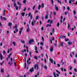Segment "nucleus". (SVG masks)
Masks as SVG:
<instances>
[{
  "mask_svg": "<svg viewBox=\"0 0 77 77\" xmlns=\"http://www.w3.org/2000/svg\"><path fill=\"white\" fill-rule=\"evenodd\" d=\"M10 60L11 62H9L8 63V65H9L10 66H11V65H13V62H12L13 61V59H12V58H10Z\"/></svg>",
  "mask_w": 77,
  "mask_h": 77,
  "instance_id": "f257e3e1",
  "label": "nucleus"
},
{
  "mask_svg": "<svg viewBox=\"0 0 77 77\" xmlns=\"http://www.w3.org/2000/svg\"><path fill=\"white\" fill-rule=\"evenodd\" d=\"M15 9L16 10H18V7L17 6H16Z\"/></svg>",
  "mask_w": 77,
  "mask_h": 77,
  "instance_id": "72a5a7b5",
  "label": "nucleus"
},
{
  "mask_svg": "<svg viewBox=\"0 0 77 77\" xmlns=\"http://www.w3.org/2000/svg\"><path fill=\"white\" fill-rule=\"evenodd\" d=\"M32 52H29V54H30V56H32Z\"/></svg>",
  "mask_w": 77,
  "mask_h": 77,
  "instance_id": "58836bf2",
  "label": "nucleus"
},
{
  "mask_svg": "<svg viewBox=\"0 0 77 77\" xmlns=\"http://www.w3.org/2000/svg\"><path fill=\"white\" fill-rule=\"evenodd\" d=\"M26 32H29V29L27 28V29L26 30Z\"/></svg>",
  "mask_w": 77,
  "mask_h": 77,
  "instance_id": "864d4df0",
  "label": "nucleus"
},
{
  "mask_svg": "<svg viewBox=\"0 0 77 77\" xmlns=\"http://www.w3.org/2000/svg\"><path fill=\"white\" fill-rule=\"evenodd\" d=\"M41 8V5H39L38 7V9L39 10L40 9V8Z\"/></svg>",
  "mask_w": 77,
  "mask_h": 77,
  "instance_id": "f704fd0d",
  "label": "nucleus"
},
{
  "mask_svg": "<svg viewBox=\"0 0 77 77\" xmlns=\"http://www.w3.org/2000/svg\"><path fill=\"white\" fill-rule=\"evenodd\" d=\"M30 58L29 57V60H27V64H28L29 65H30V62H29V61H30Z\"/></svg>",
  "mask_w": 77,
  "mask_h": 77,
  "instance_id": "20e7f679",
  "label": "nucleus"
},
{
  "mask_svg": "<svg viewBox=\"0 0 77 77\" xmlns=\"http://www.w3.org/2000/svg\"><path fill=\"white\" fill-rule=\"evenodd\" d=\"M42 41H44V37H42Z\"/></svg>",
  "mask_w": 77,
  "mask_h": 77,
  "instance_id": "e2e57ef3",
  "label": "nucleus"
},
{
  "mask_svg": "<svg viewBox=\"0 0 77 77\" xmlns=\"http://www.w3.org/2000/svg\"><path fill=\"white\" fill-rule=\"evenodd\" d=\"M17 4L19 5V9H20V8H21V4L19 2H17Z\"/></svg>",
  "mask_w": 77,
  "mask_h": 77,
  "instance_id": "1a4fd4ad",
  "label": "nucleus"
},
{
  "mask_svg": "<svg viewBox=\"0 0 77 77\" xmlns=\"http://www.w3.org/2000/svg\"><path fill=\"white\" fill-rule=\"evenodd\" d=\"M13 44L14 46H15V42H13Z\"/></svg>",
  "mask_w": 77,
  "mask_h": 77,
  "instance_id": "a878e982",
  "label": "nucleus"
},
{
  "mask_svg": "<svg viewBox=\"0 0 77 77\" xmlns=\"http://www.w3.org/2000/svg\"><path fill=\"white\" fill-rule=\"evenodd\" d=\"M44 69H47V66L45 65V66H44Z\"/></svg>",
  "mask_w": 77,
  "mask_h": 77,
  "instance_id": "a211bd4d",
  "label": "nucleus"
},
{
  "mask_svg": "<svg viewBox=\"0 0 77 77\" xmlns=\"http://www.w3.org/2000/svg\"><path fill=\"white\" fill-rule=\"evenodd\" d=\"M54 45L55 47H56V46H57V44L54 43Z\"/></svg>",
  "mask_w": 77,
  "mask_h": 77,
  "instance_id": "13d9d810",
  "label": "nucleus"
},
{
  "mask_svg": "<svg viewBox=\"0 0 77 77\" xmlns=\"http://www.w3.org/2000/svg\"><path fill=\"white\" fill-rule=\"evenodd\" d=\"M75 5H77V1H76L75 3Z\"/></svg>",
  "mask_w": 77,
  "mask_h": 77,
  "instance_id": "774afa93",
  "label": "nucleus"
},
{
  "mask_svg": "<svg viewBox=\"0 0 77 77\" xmlns=\"http://www.w3.org/2000/svg\"><path fill=\"white\" fill-rule=\"evenodd\" d=\"M56 72H58V73L59 74H60V72H59V71H58V70H56Z\"/></svg>",
  "mask_w": 77,
  "mask_h": 77,
  "instance_id": "e433bc0d",
  "label": "nucleus"
},
{
  "mask_svg": "<svg viewBox=\"0 0 77 77\" xmlns=\"http://www.w3.org/2000/svg\"><path fill=\"white\" fill-rule=\"evenodd\" d=\"M59 23H58L57 24V27H59Z\"/></svg>",
  "mask_w": 77,
  "mask_h": 77,
  "instance_id": "a19ab883",
  "label": "nucleus"
},
{
  "mask_svg": "<svg viewBox=\"0 0 77 77\" xmlns=\"http://www.w3.org/2000/svg\"><path fill=\"white\" fill-rule=\"evenodd\" d=\"M14 28L15 29V30H16V32H18V29H17V25H15V26H14Z\"/></svg>",
  "mask_w": 77,
  "mask_h": 77,
  "instance_id": "39448f33",
  "label": "nucleus"
},
{
  "mask_svg": "<svg viewBox=\"0 0 77 77\" xmlns=\"http://www.w3.org/2000/svg\"><path fill=\"white\" fill-rule=\"evenodd\" d=\"M68 40H69V39L65 38V41L66 42H67Z\"/></svg>",
  "mask_w": 77,
  "mask_h": 77,
  "instance_id": "c85d7f7f",
  "label": "nucleus"
},
{
  "mask_svg": "<svg viewBox=\"0 0 77 77\" xmlns=\"http://www.w3.org/2000/svg\"><path fill=\"white\" fill-rule=\"evenodd\" d=\"M4 70H3V69H1V72H3V71H4Z\"/></svg>",
  "mask_w": 77,
  "mask_h": 77,
  "instance_id": "3c124183",
  "label": "nucleus"
},
{
  "mask_svg": "<svg viewBox=\"0 0 77 77\" xmlns=\"http://www.w3.org/2000/svg\"><path fill=\"white\" fill-rule=\"evenodd\" d=\"M25 68H26V58H25Z\"/></svg>",
  "mask_w": 77,
  "mask_h": 77,
  "instance_id": "ddd939ff",
  "label": "nucleus"
},
{
  "mask_svg": "<svg viewBox=\"0 0 77 77\" xmlns=\"http://www.w3.org/2000/svg\"><path fill=\"white\" fill-rule=\"evenodd\" d=\"M67 9L68 11H69V7H68L67 8Z\"/></svg>",
  "mask_w": 77,
  "mask_h": 77,
  "instance_id": "5fc2aeb1",
  "label": "nucleus"
},
{
  "mask_svg": "<svg viewBox=\"0 0 77 77\" xmlns=\"http://www.w3.org/2000/svg\"><path fill=\"white\" fill-rule=\"evenodd\" d=\"M74 29L73 28H71V30L72 31H73L74 30Z\"/></svg>",
  "mask_w": 77,
  "mask_h": 77,
  "instance_id": "0e129e2a",
  "label": "nucleus"
},
{
  "mask_svg": "<svg viewBox=\"0 0 77 77\" xmlns=\"http://www.w3.org/2000/svg\"><path fill=\"white\" fill-rule=\"evenodd\" d=\"M74 71L75 72H77V69L75 68H74Z\"/></svg>",
  "mask_w": 77,
  "mask_h": 77,
  "instance_id": "49530a36",
  "label": "nucleus"
},
{
  "mask_svg": "<svg viewBox=\"0 0 77 77\" xmlns=\"http://www.w3.org/2000/svg\"><path fill=\"white\" fill-rule=\"evenodd\" d=\"M14 63L15 66H17V65H16V63H15V62H16V60H15L14 59Z\"/></svg>",
  "mask_w": 77,
  "mask_h": 77,
  "instance_id": "2eb2a0df",
  "label": "nucleus"
},
{
  "mask_svg": "<svg viewBox=\"0 0 77 77\" xmlns=\"http://www.w3.org/2000/svg\"><path fill=\"white\" fill-rule=\"evenodd\" d=\"M42 8H44V3L42 4Z\"/></svg>",
  "mask_w": 77,
  "mask_h": 77,
  "instance_id": "680f3d73",
  "label": "nucleus"
},
{
  "mask_svg": "<svg viewBox=\"0 0 77 77\" xmlns=\"http://www.w3.org/2000/svg\"><path fill=\"white\" fill-rule=\"evenodd\" d=\"M34 58L36 60H37L38 59V57L36 56H34Z\"/></svg>",
  "mask_w": 77,
  "mask_h": 77,
  "instance_id": "393cba45",
  "label": "nucleus"
},
{
  "mask_svg": "<svg viewBox=\"0 0 77 77\" xmlns=\"http://www.w3.org/2000/svg\"><path fill=\"white\" fill-rule=\"evenodd\" d=\"M52 33H54V28H53L52 29Z\"/></svg>",
  "mask_w": 77,
  "mask_h": 77,
  "instance_id": "6ab92c4d",
  "label": "nucleus"
},
{
  "mask_svg": "<svg viewBox=\"0 0 77 77\" xmlns=\"http://www.w3.org/2000/svg\"><path fill=\"white\" fill-rule=\"evenodd\" d=\"M28 17H30V19L31 20H32V14H31V13L30 12L28 14Z\"/></svg>",
  "mask_w": 77,
  "mask_h": 77,
  "instance_id": "7ed1b4c3",
  "label": "nucleus"
},
{
  "mask_svg": "<svg viewBox=\"0 0 77 77\" xmlns=\"http://www.w3.org/2000/svg\"><path fill=\"white\" fill-rule=\"evenodd\" d=\"M50 60L51 63H53V59H51V58H50Z\"/></svg>",
  "mask_w": 77,
  "mask_h": 77,
  "instance_id": "aec40b11",
  "label": "nucleus"
},
{
  "mask_svg": "<svg viewBox=\"0 0 77 77\" xmlns=\"http://www.w3.org/2000/svg\"><path fill=\"white\" fill-rule=\"evenodd\" d=\"M51 4H53L54 3V2H53V0H51Z\"/></svg>",
  "mask_w": 77,
  "mask_h": 77,
  "instance_id": "4d7b16f0",
  "label": "nucleus"
},
{
  "mask_svg": "<svg viewBox=\"0 0 77 77\" xmlns=\"http://www.w3.org/2000/svg\"><path fill=\"white\" fill-rule=\"evenodd\" d=\"M68 45H72V42H69L67 43Z\"/></svg>",
  "mask_w": 77,
  "mask_h": 77,
  "instance_id": "dca6fc26",
  "label": "nucleus"
},
{
  "mask_svg": "<svg viewBox=\"0 0 77 77\" xmlns=\"http://www.w3.org/2000/svg\"><path fill=\"white\" fill-rule=\"evenodd\" d=\"M74 63H76V60H75V59L74 60Z\"/></svg>",
  "mask_w": 77,
  "mask_h": 77,
  "instance_id": "79ce46f5",
  "label": "nucleus"
},
{
  "mask_svg": "<svg viewBox=\"0 0 77 77\" xmlns=\"http://www.w3.org/2000/svg\"><path fill=\"white\" fill-rule=\"evenodd\" d=\"M0 60H3V56L2 55L1 53H0Z\"/></svg>",
  "mask_w": 77,
  "mask_h": 77,
  "instance_id": "6e6552de",
  "label": "nucleus"
},
{
  "mask_svg": "<svg viewBox=\"0 0 77 77\" xmlns=\"http://www.w3.org/2000/svg\"><path fill=\"white\" fill-rule=\"evenodd\" d=\"M8 26L10 27H11V26H12V23L9 22L8 24Z\"/></svg>",
  "mask_w": 77,
  "mask_h": 77,
  "instance_id": "4468645a",
  "label": "nucleus"
},
{
  "mask_svg": "<svg viewBox=\"0 0 77 77\" xmlns=\"http://www.w3.org/2000/svg\"><path fill=\"white\" fill-rule=\"evenodd\" d=\"M53 51V47L52 46L51 48H50V51L51 52H52Z\"/></svg>",
  "mask_w": 77,
  "mask_h": 77,
  "instance_id": "9b49d317",
  "label": "nucleus"
},
{
  "mask_svg": "<svg viewBox=\"0 0 77 77\" xmlns=\"http://www.w3.org/2000/svg\"><path fill=\"white\" fill-rule=\"evenodd\" d=\"M52 23H53V20H51L50 21V24H51Z\"/></svg>",
  "mask_w": 77,
  "mask_h": 77,
  "instance_id": "bf43d9fd",
  "label": "nucleus"
},
{
  "mask_svg": "<svg viewBox=\"0 0 77 77\" xmlns=\"http://www.w3.org/2000/svg\"><path fill=\"white\" fill-rule=\"evenodd\" d=\"M37 47L35 46V50H37Z\"/></svg>",
  "mask_w": 77,
  "mask_h": 77,
  "instance_id": "a18cd8bd",
  "label": "nucleus"
},
{
  "mask_svg": "<svg viewBox=\"0 0 77 77\" xmlns=\"http://www.w3.org/2000/svg\"><path fill=\"white\" fill-rule=\"evenodd\" d=\"M26 7H25L23 10V11H26Z\"/></svg>",
  "mask_w": 77,
  "mask_h": 77,
  "instance_id": "6e6d98bb",
  "label": "nucleus"
},
{
  "mask_svg": "<svg viewBox=\"0 0 77 77\" xmlns=\"http://www.w3.org/2000/svg\"><path fill=\"white\" fill-rule=\"evenodd\" d=\"M58 3H60V4L61 5V4H62V3H61V1H58Z\"/></svg>",
  "mask_w": 77,
  "mask_h": 77,
  "instance_id": "473e14b6",
  "label": "nucleus"
},
{
  "mask_svg": "<svg viewBox=\"0 0 77 77\" xmlns=\"http://www.w3.org/2000/svg\"><path fill=\"white\" fill-rule=\"evenodd\" d=\"M34 70V69H33V67H32L31 69L29 70V71L31 72H32V71H33Z\"/></svg>",
  "mask_w": 77,
  "mask_h": 77,
  "instance_id": "0eeeda50",
  "label": "nucleus"
},
{
  "mask_svg": "<svg viewBox=\"0 0 77 77\" xmlns=\"http://www.w3.org/2000/svg\"><path fill=\"white\" fill-rule=\"evenodd\" d=\"M57 66H58V67H60V64H57Z\"/></svg>",
  "mask_w": 77,
  "mask_h": 77,
  "instance_id": "052dcab7",
  "label": "nucleus"
},
{
  "mask_svg": "<svg viewBox=\"0 0 77 77\" xmlns=\"http://www.w3.org/2000/svg\"><path fill=\"white\" fill-rule=\"evenodd\" d=\"M40 45H43L44 43H43V42H42L41 43H40Z\"/></svg>",
  "mask_w": 77,
  "mask_h": 77,
  "instance_id": "c03bdc74",
  "label": "nucleus"
},
{
  "mask_svg": "<svg viewBox=\"0 0 77 77\" xmlns=\"http://www.w3.org/2000/svg\"><path fill=\"white\" fill-rule=\"evenodd\" d=\"M50 21V20H48L47 21V23H49Z\"/></svg>",
  "mask_w": 77,
  "mask_h": 77,
  "instance_id": "8fccbe9b",
  "label": "nucleus"
},
{
  "mask_svg": "<svg viewBox=\"0 0 77 77\" xmlns=\"http://www.w3.org/2000/svg\"><path fill=\"white\" fill-rule=\"evenodd\" d=\"M66 38V36L64 35H60V38Z\"/></svg>",
  "mask_w": 77,
  "mask_h": 77,
  "instance_id": "9d476101",
  "label": "nucleus"
},
{
  "mask_svg": "<svg viewBox=\"0 0 77 77\" xmlns=\"http://www.w3.org/2000/svg\"><path fill=\"white\" fill-rule=\"evenodd\" d=\"M61 71H63V68H61Z\"/></svg>",
  "mask_w": 77,
  "mask_h": 77,
  "instance_id": "338daca9",
  "label": "nucleus"
},
{
  "mask_svg": "<svg viewBox=\"0 0 77 77\" xmlns=\"http://www.w3.org/2000/svg\"><path fill=\"white\" fill-rule=\"evenodd\" d=\"M63 43L61 42L60 44V45L61 47H63Z\"/></svg>",
  "mask_w": 77,
  "mask_h": 77,
  "instance_id": "b1692460",
  "label": "nucleus"
},
{
  "mask_svg": "<svg viewBox=\"0 0 77 77\" xmlns=\"http://www.w3.org/2000/svg\"><path fill=\"white\" fill-rule=\"evenodd\" d=\"M29 44H32V42H34V40H33V39L30 40H29Z\"/></svg>",
  "mask_w": 77,
  "mask_h": 77,
  "instance_id": "f03ea898",
  "label": "nucleus"
},
{
  "mask_svg": "<svg viewBox=\"0 0 77 77\" xmlns=\"http://www.w3.org/2000/svg\"><path fill=\"white\" fill-rule=\"evenodd\" d=\"M23 2L24 4L26 3V0H23Z\"/></svg>",
  "mask_w": 77,
  "mask_h": 77,
  "instance_id": "5701e85b",
  "label": "nucleus"
},
{
  "mask_svg": "<svg viewBox=\"0 0 77 77\" xmlns=\"http://www.w3.org/2000/svg\"><path fill=\"white\" fill-rule=\"evenodd\" d=\"M53 73V75H54V77H57V76L56 75V74L55 73V72H54Z\"/></svg>",
  "mask_w": 77,
  "mask_h": 77,
  "instance_id": "4be33fe9",
  "label": "nucleus"
},
{
  "mask_svg": "<svg viewBox=\"0 0 77 77\" xmlns=\"http://www.w3.org/2000/svg\"><path fill=\"white\" fill-rule=\"evenodd\" d=\"M14 7H16V6H17V4H16L15 3H14Z\"/></svg>",
  "mask_w": 77,
  "mask_h": 77,
  "instance_id": "bb28decb",
  "label": "nucleus"
},
{
  "mask_svg": "<svg viewBox=\"0 0 77 77\" xmlns=\"http://www.w3.org/2000/svg\"><path fill=\"white\" fill-rule=\"evenodd\" d=\"M36 68V65H35L34 66V69H35Z\"/></svg>",
  "mask_w": 77,
  "mask_h": 77,
  "instance_id": "37998d69",
  "label": "nucleus"
},
{
  "mask_svg": "<svg viewBox=\"0 0 77 77\" xmlns=\"http://www.w3.org/2000/svg\"><path fill=\"white\" fill-rule=\"evenodd\" d=\"M51 24L49 25V24H48L47 25V26H46V27H48V26H49V27H51Z\"/></svg>",
  "mask_w": 77,
  "mask_h": 77,
  "instance_id": "7c9ffc66",
  "label": "nucleus"
},
{
  "mask_svg": "<svg viewBox=\"0 0 77 77\" xmlns=\"http://www.w3.org/2000/svg\"><path fill=\"white\" fill-rule=\"evenodd\" d=\"M31 23L32 24V26H34V24H35V21H32Z\"/></svg>",
  "mask_w": 77,
  "mask_h": 77,
  "instance_id": "f8f14e48",
  "label": "nucleus"
},
{
  "mask_svg": "<svg viewBox=\"0 0 77 77\" xmlns=\"http://www.w3.org/2000/svg\"><path fill=\"white\" fill-rule=\"evenodd\" d=\"M24 14H25V13L23 12L21 13V15H22V16H23V17H24Z\"/></svg>",
  "mask_w": 77,
  "mask_h": 77,
  "instance_id": "f3484780",
  "label": "nucleus"
},
{
  "mask_svg": "<svg viewBox=\"0 0 77 77\" xmlns=\"http://www.w3.org/2000/svg\"><path fill=\"white\" fill-rule=\"evenodd\" d=\"M48 15H45V19H47V18H48Z\"/></svg>",
  "mask_w": 77,
  "mask_h": 77,
  "instance_id": "412c9836",
  "label": "nucleus"
},
{
  "mask_svg": "<svg viewBox=\"0 0 77 77\" xmlns=\"http://www.w3.org/2000/svg\"><path fill=\"white\" fill-rule=\"evenodd\" d=\"M35 5L33 7V8H32L33 10H35Z\"/></svg>",
  "mask_w": 77,
  "mask_h": 77,
  "instance_id": "de8ad7c7",
  "label": "nucleus"
},
{
  "mask_svg": "<svg viewBox=\"0 0 77 77\" xmlns=\"http://www.w3.org/2000/svg\"><path fill=\"white\" fill-rule=\"evenodd\" d=\"M39 16H36V19L37 20H38V18H39Z\"/></svg>",
  "mask_w": 77,
  "mask_h": 77,
  "instance_id": "2f4dec72",
  "label": "nucleus"
},
{
  "mask_svg": "<svg viewBox=\"0 0 77 77\" xmlns=\"http://www.w3.org/2000/svg\"><path fill=\"white\" fill-rule=\"evenodd\" d=\"M40 48H41V50H42V49H43V48H42V47L40 46Z\"/></svg>",
  "mask_w": 77,
  "mask_h": 77,
  "instance_id": "603ef678",
  "label": "nucleus"
},
{
  "mask_svg": "<svg viewBox=\"0 0 77 77\" xmlns=\"http://www.w3.org/2000/svg\"><path fill=\"white\" fill-rule=\"evenodd\" d=\"M69 3L70 4H71V0H69Z\"/></svg>",
  "mask_w": 77,
  "mask_h": 77,
  "instance_id": "c9c22d12",
  "label": "nucleus"
},
{
  "mask_svg": "<svg viewBox=\"0 0 77 77\" xmlns=\"http://www.w3.org/2000/svg\"><path fill=\"white\" fill-rule=\"evenodd\" d=\"M21 42H22V43H23V44L24 43H25L24 41H23V40H21Z\"/></svg>",
  "mask_w": 77,
  "mask_h": 77,
  "instance_id": "4c0bfd02",
  "label": "nucleus"
},
{
  "mask_svg": "<svg viewBox=\"0 0 77 77\" xmlns=\"http://www.w3.org/2000/svg\"><path fill=\"white\" fill-rule=\"evenodd\" d=\"M55 10L57 11H59V8L56 7V5H55Z\"/></svg>",
  "mask_w": 77,
  "mask_h": 77,
  "instance_id": "423d86ee",
  "label": "nucleus"
},
{
  "mask_svg": "<svg viewBox=\"0 0 77 77\" xmlns=\"http://www.w3.org/2000/svg\"><path fill=\"white\" fill-rule=\"evenodd\" d=\"M3 19L5 21H6V20H7L6 18L5 17H4L3 18Z\"/></svg>",
  "mask_w": 77,
  "mask_h": 77,
  "instance_id": "cd10ccee",
  "label": "nucleus"
},
{
  "mask_svg": "<svg viewBox=\"0 0 77 77\" xmlns=\"http://www.w3.org/2000/svg\"><path fill=\"white\" fill-rule=\"evenodd\" d=\"M73 14H74V15H75V13H76V12H75V10H74L73 11Z\"/></svg>",
  "mask_w": 77,
  "mask_h": 77,
  "instance_id": "ea45409f",
  "label": "nucleus"
},
{
  "mask_svg": "<svg viewBox=\"0 0 77 77\" xmlns=\"http://www.w3.org/2000/svg\"><path fill=\"white\" fill-rule=\"evenodd\" d=\"M25 57H27V54L26 53L25 54Z\"/></svg>",
  "mask_w": 77,
  "mask_h": 77,
  "instance_id": "69168bd1",
  "label": "nucleus"
},
{
  "mask_svg": "<svg viewBox=\"0 0 77 77\" xmlns=\"http://www.w3.org/2000/svg\"><path fill=\"white\" fill-rule=\"evenodd\" d=\"M3 53L4 54H6V51H5V50H4Z\"/></svg>",
  "mask_w": 77,
  "mask_h": 77,
  "instance_id": "c756f323",
  "label": "nucleus"
},
{
  "mask_svg": "<svg viewBox=\"0 0 77 77\" xmlns=\"http://www.w3.org/2000/svg\"><path fill=\"white\" fill-rule=\"evenodd\" d=\"M56 75L57 77H59V74H58L57 73V74H56Z\"/></svg>",
  "mask_w": 77,
  "mask_h": 77,
  "instance_id": "09e8293b",
  "label": "nucleus"
}]
</instances>
